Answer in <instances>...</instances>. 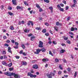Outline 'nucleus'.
<instances>
[{
    "instance_id": "obj_58",
    "label": "nucleus",
    "mask_w": 78,
    "mask_h": 78,
    "mask_svg": "<svg viewBox=\"0 0 78 78\" xmlns=\"http://www.w3.org/2000/svg\"><path fill=\"white\" fill-rule=\"evenodd\" d=\"M11 42H12V43H14V42H15V41H14V40H12Z\"/></svg>"
},
{
    "instance_id": "obj_4",
    "label": "nucleus",
    "mask_w": 78,
    "mask_h": 78,
    "mask_svg": "<svg viewBox=\"0 0 78 78\" xmlns=\"http://www.w3.org/2000/svg\"><path fill=\"white\" fill-rule=\"evenodd\" d=\"M38 68V66H37V65H34L33 67V68L35 69H37Z\"/></svg>"
},
{
    "instance_id": "obj_63",
    "label": "nucleus",
    "mask_w": 78,
    "mask_h": 78,
    "mask_svg": "<svg viewBox=\"0 0 78 78\" xmlns=\"http://www.w3.org/2000/svg\"><path fill=\"white\" fill-rule=\"evenodd\" d=\"M53 44H56V42H55V41H53Z\"/></svg>"
},
{
    "instance_id": "obj_50",
    "label": "nucleus",
    "mask_w": 78,
    "mask_h": 78,
    "mask_svg": "<svg viewBox=\"0 0 78 78\" xmlns=\"http://www.w3.org/2000/svg\"><path fill=\"white\" fill-rule=\"evenodd\" d=\"M6 42H7V43H9L10 42V41L8 40L6 41Z\"/></svg>"
},
{
    "instance_id": "obj_48",
    "label": "nucleus",
    "mask_w": 78,
    "mask_h": 78,
    "mask_svg": "<svg viewBox=\"0 0 78 78\" xmlns=\"http://www.w3.org/2000/svg\"><path fill=\"white\" fill-rule=\"evenodd\" d=\"M66 10H68V9H69V6H67L66 7Z\"/></svg>"
},
{
    "instance_id": "obj_5",
    "label": "nucleus",
    "mask_w": 78,
    "mask_h": 78,
    "mask_svg": "<svg viewBox=\"0 0 78 78\" xmlns=\"http://www.w3.org/2000/svg\"><path fill=\"white\" fill-rule=\"evenodd\" d=\"M35 37H36L34 36H33L31 37H30L31 41H34V39H35Z\"/></svg>"
},
{
    "instance_id": "obj_37",
    "label": "nucleus",
    "mask_w": 78,
    "mask_h": 78,
    "mask_svg": "<svg viewBox=\"0 0 78 78\" xmlns=\"http://www.w3.org/2000/svg\"><path fill=\"white\" fill-rule=\"evenodd\" d=\"M73 3L74 4H76V0H73Z\"/></svg>"
},
{
    "instance_id": "obj_62",
    "label": "nucleus",
    "mask_w": 78,
    "mask_h": 78,
    "mask_svg": "<svg viewBox=\"0 0 78 78\" xmlns=\"http://www.w3.org/2000/svg\"><path fill=\"white\" fill-rule=\"evenodd\" d=\"M58 74V75H61V71H59Z\"/></svg>"
},
{
    "instance_id": "obj_57",
    "label": "nucleus",
    "mask_w": 78,
    "mask_h": 78,
    "mask_svg": "<svg viewBox=\"0 0 78 78\" xmlns=\"http://www.w3.org/2000/svg\"><path fill=\"white\" fill-rule=\"evenodd\" d=\"M24 23H25V21H24L22 20V21H21V23H22V24H24Z\"/></svg>"
},
{
    "instance_id": "obj_39",
    "label": "nucleus",
    "mask_w": 78,
    "mask_h": 78,
    "mask_svg": "<svg viewBox=\"0 0 78 78\" xmlns=\"http://www.w3.org/2000/svg\"><path fill=\"white\" fill-rule=\"evenodd\" d=\"M16 59H19L20 57L19 56H15Z\"/></svg>"
},
{
    "instance_id": "obj_28",
    "label": "nucleus",
    "mask_w": 78,
    "mask_h": 78,
    "mask_svg": "<svg viewBox=\"0 0 78 78\" xmlns=\"http://www.w3.org/2000/svg\"><path fill=\"white\" fill-rule=\"evenodd\" d=\"M31 21H29L27 23V25L28 26H29V25H30V23H31Z\"/></svg>"
},
{
    "instance_id": "obj_25",
    "label": "nucleus",
    "mask_w": 78,
    "mask_h": 78,
    "mask_svg": "<svg viewBox=\"0 0 78 78\" xmlns=\"http://www.w3.org/2000/svg\"><path fill=\"white\" fill-rule=\"evenodd\" d=\"M2 64L3 65H5V64H6V62L3 61V62H2Z\"/></svg>"
},
{
    "instance_id": "obj_7",
    "label": "nucleus",
    "mask_w": 78,
    "mask_h": 78,
    "mask_svg": "<svg viewBox=\"0 0 78 78\" xmlns=\"http://www.w3.org/2000/svg\"><path fill=\"white\" fill-rule=\"evenodd\" d=\"M23 7H22L18 6L16 7V9H23Z\"/></svg>"
},
{
    "instance_id": "obj_23",
    "label": "nucleus",
    "mask_w": 78,
    "mask_h": 78,
    "mask_svg": "<svg viewBox=\"0 0 78 78\" xmlns=\"http://www.w3.org/2000/svg\"><path fill=\"white\" fill-rule=\"evenodd\" d=\"M55 61L56 62H59V60H58V58H56L55 59Z\"/></svg>"
},
{
    "instance_id": "obj_11",
    "label": "nucleus",
    "mask_w": 78,
    "mask_h": 78,
    "mask_svg": "<svg viewBox=\"0 0 78 78\" xmlns=\"http://www.w3.org/2000/svg\"><path fill=\"white\" fill-rule=\"evenodd\" d=\"M56 25H57V26H58L59 25H60V26H61L62 25V23H59V22H57L56 23Z\"/></svg>"
},
{
    "instance_id": "obj_36",
    "label": "nucleus",
    "mask_w": 78,
    "mask_h": 78,
    "mask_svg": "<svg viewBox=\"0 0 78 78\" xmlns=\"http://www.w3.org/2000/svg\"><path fill=\"white\" fill-rule=\"evenodd\" d=\"M23 64L24 66H27V62H23Z\"/></svg>"
},
{
    "instance_id": "obj_12",
    "label": "nucleus",
    "mask_w": 78,
    "mask_h": 78,
    "mask_svg": "<svg viewBox=\"0 0 78 78\" xmlns=\"http://www.w3.org/2000/svg\"><path fill=\"white\" fill-rule=\"evenodd\" d=\"M65 51H66V50L64 49H62L60 51V52L61 53H63Z\"/></svg>"
},
{
    "instance_id": "obj_60",
    "label": "nucleus",
    "mask_w": 78,
    "mask_h": 78,
    "mask_svg": "<svg viewBox=\"0 0 78 78\" xmlns=\"http://www.w3.org/2000/svg\"><path fill=\"white\" fill-rule=\"evenodd\" d=\"M67 20L68 21L70 19V17H69L68 18H67Z\"/></svg>"
},
{
    "instance_id": "obj_55",
    "label": "nucleus",
    "mask_w": 78,
    "mask_h": 78,
    "mask_svg": "<svg viewBox=\"0 0 78 78\" xmlns=\"http://www.w3.org/2000/svg\"><path fill=\"white\" fill-rule=\"evenodd\" d=\"M5 46H7V47H9V45L8 44H4Z\"/></svg>"
},
{
    "instance_id": "obj_9",
    "label": "nucleus",
    "mask_w": 78,
    "mask_h": 78,
    "mask_svg": "<svg viewBox=\"0 0 78 78\" xmlns=\"http://www.w3.org/2000/svg\"><path fill=\"white\" fill-rule=\"evenodd\" d=\"M8 51L10 53H11L12 54V51L11 50V48L10 47H9L8 48Z\"/></svg>"
},
{
    "instance_id": "obj_46",
    "label": "nucleus",
    "mask_w": 78,
    "mask_h": 78,
    "mask_svg": "<svg viewBox=\"0 0 78 78\" xmlns=\"http://www.w3.org/2000/svg\"><path fill=\"white\" fill-rule=\"evenodd\" d=\"M44 24L45 25H47V26H48V25H49L48 23H45Z\"/></svg>"
},
{
    "instance_id": "obj_54",
    "label": "nucleus",
    "mask_w": 78,
    "mask_h": 78,
    "mask_svg": "<svg viewBox=\"0 0 78 78\" xmlns=\"http://www.w3.org/2000/svg\"><path fill=\"white\" fill-rule=\"evenodd\" d=\"M30 23H31V25H32V26H33L34 24H33V22L31 21Z\"/></svg>"
},
{
    "instance_id": "obj_1",
    "label": "nucleus",
    "mask_w": 78,
    "mask_h": 78,
    "mask_svg": "<svg viewBox=\"0 0 78 78\" xmlns=\"http://www.w3.org/2000/svg\"><path fill=\"white\" fill-rule=\"evenodd\" d=\"M4 75H7L9 76L13 75L14 76L15 78H19V75H18V74H16V73H10L9 72H7L4 73Z\"/></svg>"
},
{
    "instance_id": "obj_53",
    "label": "nucleus",
    "mask_w": 78,
    "mask_h": 78,
    "mask_svg": "<svg viewBox=\"0 0 78 78\" xmlns=\"http://www.w3.org/2000/svg\"><path fill=\"white\" fill-rule=\"evenodd\" d=\"M23 53V50H21L20 51V54H22Z\"/></svg>"
},
{
    "instance_id": "obj_38",
    "label": "nucleus",
    "mask_w": 78,
    "mask_h": 78,
    "mask_svg": "<svg viewBox=\"0 0 78 78\" xmlns=\"http://www.w3.org/2000/svg\"><path fill=\"white\" fill-rule=\"evenodd\" d=\"M59 9L60 11H62V12L64 11V9L61 8V9Z\"/></svg>"
},
{
    "instance_id": "obj_49",
    "label": "nucleus",
    "mask_w": 78,
    "mask_h": 78,
    "mask_svg": "<svg viewBox=\"0 0 78 78\" xmlns=\"http://www.w3.org/2000/svg\"><path fill=\"white\" fill-rule=\"evenodd\" d=\"M10 29L11 30H13L14 29V27H11Z\"/></svg>"
},
{
    "instance_id": "obj_15",
    "label": "nucleus",
    "mask_w": 78,
    "mask_h": 78,
    "mask_svg": "<svg viewBox=\"0 0 78 78\" xmlns=\"http://www.w3.org/2000/svg\"><path fill=\"white\" fill-rule=\"evenodd\" d=\"M61 45H62L63 47H66V44H64V43H62L61 44Z\"/></svg>"
},
{
    "instance_id": "obj_18",
    "label": "nucleus",
    "mask_w": 78,
    "mask_h": 78,
    "mask_svg": "<svg viewBox=\"0 0 78 78\" xmlns=\"http://www.w3.org/2000/svg\"><path fill=\"white\" fill-rule=\"evenodd\" d=\"M76 75H77V72H75L74 75L75 78L76 76Z\"/></svg>"
},
{
    "instance_id": "obj_42",
    "label": "nucleus",
    "mask_w": 78,
    "mask_h": 78,
    "mask_svg": "<svg viewBox=\"0 0 78 78\" xmlns=\"http://www.w3.org/2000/svg\"><path fill=\"white\" fill-rule=\"evenodd\" d=\"M14 48H16V49H17V48H19V47H18V46H14L13 47Z\"/></svg>"
},
{
    "instance_id": "obj_6",
    "label": "nucleus",
    "mask_w": 78,
    "mask_h": 78,
    "mask_svg": "<svg viewBox=\"0 0 78 78\" xmlns=\"http://www.w3.org/2000/svg\"><path fill=\"white\" fill-rule=\"evenodd\" d=\"M41 51V50H40V49H38L37 50V52H34V53H35V54H39V52H40V51Z\"/></svg>"
},
{
    "instance_id": "obj_32",
    "label": "nucleus",
    "mask_w": 78,
    "mask_h": 78,
    "mask_svg": "<svg viewBox=\"0 0 78 78\" xmlns=\"http://www.w3.org/2000/svg\"><path fill=\"white\" fill-rule=\"evenodd\" d=\"M24 5H27V6L28 5L27 3V2H26L25 1L24 2Z\"/></svg>"
},
{
    "instance_id": "obj_27",
    "label": "nucleus",
    "mask_w": 78,
    "mask_h": 78,
    "mask_svg": "<svg viewBox=\"0 0 78 78\" xmlns=\"http://www.w3.org/2000/svg\"><path fill=\"white\" fill-rule=\"evenodd\" d=\"M49 9L51 10H53V7L51 6L49 7Z\"/></svg>"
},
{
    "instance_id": "obj_2",
    "label": "nucleus",
    "mask_w": 78,
    "mask_h": 78,
    "mask_svg": "<svg viewBox=\"0 0 78 78\" xmlns=\"http://www.w3.org/2000/svg\"><path fill=\"white\" fill-rule=\"evenodd\" d=\"M27 76H30V78H36L37 76V75H33L31 73H27Z\"/></svg>"
},
{
    "instance_id": "obj_47",
    "label": "nucleus",
    "mask_w": 78,
    "mask_h": 78,
    "mask_svg": "<svg viewBox=\"0 0 78 78\" xmlns=\"http://www.w3.org/2000/svg\"><path fill=\"white\" fill-rule=\"evenodd\" d=\"M1 7L2 9H4V6H3V5H2Z\"/></svg>"
},
{
    "instance_id": "obj_31",
    "label": "nucleus",
    "mask_w": 78,
    "mask_h": 78,
    "mask_svg": "<svg viewBox=\"0 0 78 78\" xmlns=\"http://www.w3.org/2000/svg\"><path fill=\"white\" fill-rule=\"evenodd\" d=\"M74 30H75V28H73V27H72L71 31H74Z\"/></svg>"
},
{
    "instance_id": "obj_34",
    "label": "nucleus",
    "mask_w": 78,
    "mask_h": 78,
    "mask_svg": "<svg viewBox=\"0 0 78 78\" xmlns=\"http://www.w3.org/2000/svg\"><path fill=\"white\" fill-rule=\"evenodd\" d=\"M14 68H9V70L10 71H11V70H13Z\"/></svg>"
},
{
    "instance_id": "obj_61",
    "label": "nucleus",
    "mask_w": 78,
    "mask_h": 78,
    "mask_svg": "<svg viewBox=\"0 0 78 78\" xmlns=\"http://www.w3.org/2000/svg\"><path fill=\"white\" fill-rule=\"evenodd\" d=\"M60 6H62V7H63L64 6V4H63L62 3H61L60 4Z\"/></svg>"
},
{
    "instance_id": "obj_64",
    "label": "nucleus",
    "mask_w": 78,
    "mask_h": 78,
    "mask_svg": "<svg viewBox=\"0 0 78 78\" xmlns=\"http://www.w3.org/2000/svg\"><path fill=\"white\" fill-rule=\"evenodd\" d=\"M3 39H5L6 38V36H4L3 37Z\"/></svg>"
},
{
    "instance_id": "obj_43",
    "label": "nucleus",
    "mask_w": 78,
    "mask_h": 78,
    "mask_svg": "<svg viewBox=\"0 0 78 78\" xmlns=\"http://www.w3.org/2000/svg\"><path fill=\"white\" fill-rule=\"evenodd\" d=\"M67 70L68 72H70V71L71 69L70 68H68Z\"/></svg>"
},
{
    "instance_id": "obj_17",
    "label": "nucleus",
    "mask_w": 78,
    "mask_h": 78,
    "mask_svg": "<svg viewBox=\"0 0 78 78\" xmlns=\"http://www.w3.org/2000/svg\"><path fill=\"white\" fill-rule=\"evenodd\" d=\"M12 66V62H11L10 64H9L8 65V66H9V67H11V66Z\"/></svg>"
},
{
    "instance_id": "obj_40",
    "label": "nucleus",
    "mask_w": 78,
    "mask_h": 78,
    "mask_svg": "<svg viewBox=\"0 0 78 78\" xmlns=\"http://www.w3.org/2000/svg\"><path fill=\"white\" fill-rule=\"evenodd\" d=\"M8 9L9 10H11L12 9V7H9L8 8Z\"/></svg>"
},
{
    "instance_id": "obj_56",
    "label": "nucleus",
    "mask_w": 78,
    "mask_h": 78,
    "mask_svg": "<svg viewBox=\"0 0 78 78\" xmlns=\"http://www.w3.org/2000/svg\"><path fill=\"white\" fill-rule=\"evenodd\" d=\"M68 39V37H66V38H64V40H65V41H67Z\"/></svg>"
},
{
    "instance_id": "obj_22",
    "label": "nucleus",
    "mask_w": 78,
    "mask_h": 78,
    "mask_svg": "<svg viewBox=\"0 0 78 78\" xmlns=\"http://www.w3.org/2000/svg\"><path fill=\"white\" fill-rule=\"evenodd\" d=\"M21 47H22L23 48V49H25V46L24 45V44H22Z\"/></svg>"
},
{
    "instance_id": "obj_45",
    "label": "nucleus",
    "mask_w": 78,
    "mask_h": 78,
    "mask_svg": "<svg viewBox=\"0 0 78 78\" xmlns=\"http://www.w3.org/2000/svg\"><path fill=\"white\" fill-rule=\"evenodd\" d=\"M4 59H7V56H6V55H4Z\"/></svg>"
},
{
    "instance_id": "obj_10",
    "label": "nucleus",
    "mask_w": 78,
    "mask_h": 78,
    "mask_svg": "<svg viewBox=\"0 0 78 78\" xmlns=\"http://www.w3.org/2000/svg\"><path fill=\"white\" fill-rule=\"evenodd\" d=\"M41 51H42V52H45L46 51V49L45 48H43L41 49Z\"/></svg>"
},
{
    "instance_id": "obj_19",
    "label": "nucleus",
    "mask_w": 78,
    "mask_h": 78,
    "mask_svg": "<svg viewBox=\"0 0 78 78\" xmlns=\"http://www.w3.org/2000/svg\"><path fill=\"white\" fill-rule=\"evenodd\" d=\"M2 54H3L4 55H6V51H2Z\"/></svg>"
},
{
    "instance_id": "obj_16",
    "label": "nucleus",
    "mask_w": 78,
    "mask_h": 78,
    "mask_svg": "<svg viewBox=\"0 0 78 78\" xmlns=\"http://www.w3.org/2000/svg\"><path fill=\"white\" fill-rule=\"evenodd\" d=\"M44 2L47 3H48L49 2H50V1L49 0H44Z\"/></svg>"
},
{
    "instance_id": "obj_8",
    "label": "nucleus",
    "mask_w": 78,
    "mask_h": 78,
    "mask_svg": "<svg viewBox=\"0 0 78 78\" xmlns=\"http://www.w3.org/2000/svg\"><path fill=\"white\" fill-rule=\"evenodd\" d=\"M24 31L25 33H29V31H30V30L28 29H26L24 30Z\"/></svg>"
},
{
    "instance_id": "obj_41",
    "label": "nucleus",
    "mask_w": 78,
    "mask_h": 78,
    "mask_svg": "<svg viewBox=\"0 0 78 78\" xmlns=\"http://www.w3.org/2000/svg\"><path fill=\"white\" fill-rule=\"evenodd\" d=\"M67 43H68V44H70V41L69 40H67L66 41Z\"/></svg>"
},
{
    "instance_id": "obj_30",
    "label": "nucleus",
    "mask_w": 78,
    "mask_h": 78,
    "mask_svg": "<svg viewBox=\"0 0 78 78\" xmlns=\"http://www.w3.org/2000/svg\"><path fill=\"white\" fill-rule=\"evenodd\" d=\"M49 54L50 55H51L52 56H53V53H51V51H49Z\"/></svg>"
},
{
    "instance_id": "obj_14",
    "label": "nucleus",
    "mask_w": 78,
    "mask_h": 78,
    "mask_svg": "<svg viewBox=\"0 0 78 78\" xmlns=\"http://www.w3.org/2000/svg\"><path fill=\"white\" fill-rule=\"evenodd\" d=\"M8 13L10 15V16H12V15L13 14V13L9 12H8Z\"/></svg>"
},
{
    "instance_id": "obj_59",
    "label": "nucleus",
    "mask_w": 78,
    "mask_h": 78,
    "mask_svg": "<svg viewBox=\"0 0 78 78\" xmlns=\"http://www.w3.org/2000/svg\"><path fill=\"white\" fill-rule=\"evenodd\" d=\"M50 33H51L52 34H53V31H52L50 30Z\"/></svg>"
},
{
    "instance_id": "obj_29",
    "label": "nucleus",
    "mask_w": 78,
    "mask_h": 78,
    "mask_svg": "<svg viewBox=\"0 0 78 78\" xmlns=\"http://www.w3.org/2000/svg\"><path fill=\"white\" fill-rule=\"evenodd\" d=\"M35 29L37 30H40L41 28H40V27H37Z\"/></svg>"
},
{
    "instance_id": "obj_52",
    "label": "nucleus",
    "mask_w": 78,
    "mask_h": 78,
    "mask_svg": "<svg viewBox=\"0 0 78 78\" xmlns=\"http://www.w3.org/2000/svg\"><path fill=\"white\" fill-rule=\"evenodd\" d=\"M69 33L70 34H71V35H73V33L72 32H69Z\"/></svg>"
},
{
    "instance_id": "obj_44",
    "label": "nucleus",
    "mask_w": 78,
    "mask_h": 78,
    "mask_svg": "<svg viewBox=\"0 0 78 78\" xmlns=\"http://www.w3.org/2000/svg\"><path fill=\"white\" fill-rule=\"evenodd\" d=\"M54 29L56 31H58V27H54Z\"/></svg>"
},
{
    "instance_id": "obj_20",
    "label": "nucleus",
    "mask_w": 78,
    "mask_h": 78,
    "mask_svg": "<svg viewBox=\"0 0 78 78\" xmlns=\"http://www.w3.org/2000/svg\"><path fill=\"white\" fill-rule=\"evenodd\" d=\"M31 36H33V34H30L27 35L28 37H31Z\"/></svg>"
},
{
    "instance_id": "obj_21",
    "label": "nucleus",
    "mask_w": 78,
    "mask_h": 78,
    "mask_svg": "<svg viewBox=\"0 0 78 78\" xmlns=\"http://www.w3.org/2000/svg\"><path fill=\"white\" fill-rule=\"evenodd\" d=\"M36 6L37 8H38L39 9L40 8V6H39V5L37 4H36Z\"/></svg>"
},
{
    "instance_id": "obj_26",
    "label": "nucleus",
    "mask_w": 78,
    "mask_h": 78,
    "mask_svg": "<svg viewBox=\"0 0 78 78\" xmlns=\"http://www.w3.org/2000/svg\"><path fill=\"white\" fill-rule=\"evenodd\" d=\"M50 75H51V76H55V74L53 73H51Z\"/></svg>"
},
{
    "instance_id": "obj_33",
    "label": "nucleus",
    "mask_w": 78,
    "mask_h": 78,
    "mask_svg": "<svg viewBox=\"0 0 78 78\" xmlns=\"http://www.w3.org/2000/svg\"><path fill=\"white\" fill-rule=\"evenodd\" d=\"M15 44L16 45V46H18V45H19V43L17 42H15Z\"/></svg>"
},
{
    "instance_id": "obj_35",
    "label": "nucleus",
    "mask_w": 78,
    "mask_h": 78,
    "mask_svg": "<svg viewBox=\"0 0 78 78\" xmlns=\"http://www.w3.org/2000/svg\"><path fill=\"white\" fill-rule=\"evenodd\" d=\"M57 8H58V9H61V6H60V5H57Z\"/></svg>"
},
{
    "instance_id": "obj_3",
    "label": "nucleus",
    "mask_w": 78,
    "mask_h": 78,
    "mask_svg": "<svg viewBox=\"0 0 78 78\" xmlns=\"http://www.w3.org/2000/svg\"><path fill=\"white\" fill-rule=\"evenodd\" d=\"M39 44L38 45V47L40 48H43V42L41 41H39Z\"/></svg>"
},
{
    "instance_id": "obj_24",
    "label": "nucleus",
    "mask_w": 78,
    "mask_h": 78,
    "mask_svg": "<svg viewBox=\"0 0 78 78\" xmlns=\"http://www.w3.org/2000/svg\"><path fill=\"white\" fill-rule=\"evenodd\" d=\"M42 33H46V29H43L42 31Z\"/></svg>"
},
{
    "instance_id": "obj_13",
    "label": "nucleus",
    "mask_w": 78,
    "mask_h": 78,
    "mask_svg": "<svg viewBox=\"0 0 78 78\" xmlns=\"http://www.w3.org/2000/svg\"><path fill=\"white\" fill-rule=\"evenodd\" d=\"M47 76L48 78H52V76L50 74L47 75Z\"/></svg>"
},
{
    "instance_id": "obj_51",
    "label": "nucleus",
    "mask_w": 78,
    "mask_h": 78,
    "mask_svg": "<svg viewBox=\"0 0 78 78\" xmlns=\"http://www.w3.org/2000/svg\"><path fill=\"white\" fill-rule=\"evenodd\" d=\"M0 59H3V56H1L0 57Z\"/></svg>"
}]
</instances>
